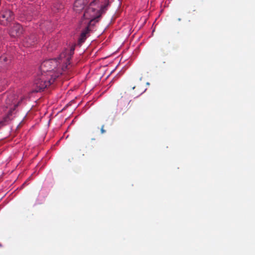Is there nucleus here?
Instances as JSON below:
<instances>
[{
	"label": "nucleus",
	"instance_id": "1",
	"mask_svg": "<svg viewBox=\"0 0 255 255\" xmlns=\"http://www.w3.org/2000/svg\"><path fill=\"white\" fill-rule=\"evenodd\" d=\"M109 0H105V3L101 6L100 10L97 9L98 6L95 5L96 1H92L89 5L87 0H76L73 5V10L76 13H82V22L84 19L88 20L84 24H91L92 21L98 22L102 14L105 12L109 5Z\"/></svg>",
	"mask_w": 255,
	"mask_h": 255
},
{
	"label": "nucleus",
	"instance_id": "2",
	"mask_svg": "<svg viewBox=\"0 0 255 255\" xmlns=\"http://www.w3.org/2000/svg\"><path fill=\"white\" fill-rule=\"evenodd\" d=\"M60 63L63 64V62L59 60V57L58 59L54 58L45 60L41 63L40 67L41 73L55 80L60 75L62 74V72L69 69L68 67L67 68H65L63 70L62 66L61 69H57Z\"/></svg>",
	"mask_w": 255,
	"mask_h": 255
},
{
	"label": "nucleus",
	"instance_id": "3",
	"mask_svg": "<svg viewBox=\"0 0 255 255\" xmlns=\"http://www.w3.org/2000/svg\"><path fill=\"white\" fill-rule=\"evenodd\" d=\"M54 80L53 78H49L48 76L41 73L34 80L35 89L34 91L35 92H41L45 88L50 86Z\"/></svg>",
	"mask_w": 255,
	"mask_h": 255
},
{
	"label": "nucleus",
	"instance_id": "4",
	"mask_svg": "<svg viewBox=\"0 0 255 255\" xmlns=\"http://www.w3.org/2000/svg\"><path fill=\"white\" fill-rule=\"evenodd\" d=\"M3 98L5 100V105L4 106L6 109H9L7 115L5 117L7 119L9 117L12 115V111H14L15 108L19 104V101H17L16 96L14 94H10L6 96H4Z\"/></svg>",
	"mask_w": 255,
	"mask_h": 255
},
{
	"label": "nucleus",
	"instance_id": "5",
	"mask_svg": "<svg viewBox=\"0 0 255 255\" xmlns=\"http://www.w3.org/2000/svg\"><path fill=\"white\" fill-rule=\"evenodd\" d=\"M14 19V14L10 9H3L0 11V24L1 25L7 26Z\"/></svg>",
	"mask_w": 255,
	"mask_h": 255
},
{
	"label": "nucleus",
	"instance_id": "6",
	"mask_svg": "<svg viewBox=\"0 0 255 255\" xmlns=\"http://www.w3.org/2000/svg\"><path fill=\"white\" fill-rule=\"evenodd\" d=\"M74 50L75 47H72L70 50L66 49L59 55V60H61V62H63V70H64L65 68H67L68 65L70 64V60L72 55L74 54Z\"/></svg>",
	"mask_w": 255,
	"mask_h": 255
},
{
	"label": "nucleus",
	"instance_id": "7",
	"mask_svg": "<svg viewBox=\"0 0 255 255\" xmlns=\"http://www.w3.org/2000/svg\"><path fill=\"white\" fill-rule=\"evenodd\" d=\"M23 32L22 27L18 23H13L9 29V34L12 37L16 38L21 35Z\"/></svg>",
	"mask_w": 255,
	"mask_h": 255
},
{
	"label": "nucleus",
	"instance_id": "8",
	"mask_svg": "<svg viewBox=\"0 0 255 255\" xmlns=\"http://www.w3.org/2000/svg\"><path fill=\"white\" fill-rule=\"evenodd\" d=\"M37 42V37L34 34H31L25 37L22 40V43L23 46L30 47L35 45Z\"/></svg>",
	"mask_w": 255,
	"mask_h": 255
},
{
	"label": "nucleus",
	"instance_id": "9",
	"mask_svg": "<svg viewBox=\"0 0 255 255\" xmlns=\"http://www.w3.org/2000/svg\"><path fill=\"white\" fill-rule=\"evenodd\" d=\"M11 63L9 57L4 55L0 57V71L6 69Z\"/></svg>",
	"mask_w": 255,
	"mask_h": 255
},
{
	"label": "nucleus",
	"instance_id": "10",
	"mask_svg": "<svg viewBox=\"0 0 255 255\" xmlns=\"http://www.w3.org/2000/svg\"><path fill=\"white\" fill-rule=\"evenodd\" d=\"M127 96L125 95L124 96H122L120 99L118 100V104L120 106H122L123 104L125 102L127 103V105L124 110V112H126L128 111L131 107L133 102L131 100L128 101V99L126 98Z\"/></svg>",
	"mask_w": 255,
	"mask_h": 255
},
{
	"label": "nucleus",
	"instance_id": "11",
	"mask_svg": "<svg viewBox=\"0 0 255 255\" xmlns=\"http://www.w3.org/2000/svg\"><path fill=\"white\" fill-rule=\"evenodd\" d=\"M87 25L85 28V29L82 32L80 37L79 39V42L80 43H83L84 42L86 38V35L89 32L90 29L89 27V25L90 24L87 23L86 24Z\"/></svg>",
	"mask_w": 255,
	"mask_h": 255
},
{
	"label": "nucleus",
	"instance_id": "12",
	"mask_svg": "<svg viewBox=\"0 0 255 255\" xmlns=\"http://www.w3.org/2000/svg\"><path fill=\"white\" fill-rule=\"evenodd\" d=\"M63 7V5L61 4H55L53 5V7L52 8V10L54 12H58L59 10L62 9Z\"/></svg>",
	"mask_w": 255,
	"mask_h": 255
},
{
	"label": "nucleus",
	"instance_id": "13",
	"mask_svg": "<svg viewBox=\"0 0 255 255\" xmlns=\"http://www.w3.org/2000/svg\"><path fill=\"white\" fill-rule=\"evenodd\" d=\"M104 125H103L101 128V132L102 134L105 133L106 132V130H105L104 129Z\"/></svg>",
	"mask_w": 255,
	"mask_h": 255
},
{
	"label": "nucleus",
	"instance_id": "14",
	"mask_svg": "<svg viewBox=\"0 0 255 255\" xmlns=\"http://www.w3.org/2000/svg\"><path fill=\"white\" fill-rule=\"evenodd\" d=\"M141 93V92L140 91V92H137L136 94L133 95V96H135L137 97L138 95H139Z\"/></svg>",
	"mask_w": 255,
	"mask_h": 255
},
{
	"label": "nucleus",
	"instance_id": "15",
	"mask_svg": "<svg viewBox=\"0 0 255 255\" xmlns=\"http://www.w3.org/2000/svg\"><path fill=\"white\" fill-rule=\"evenodd\" d=\"M141 79H142V77H139V80H140V81H141Z\"/></svg>",
	"mask_w": 255,
	"mask_h": 255
},
{
	"label": "nucleus",
	"instance_id": "16",
	"mask_svg": "<svg viewBox=\"0 0 255 255\" xmlns=\"http://www.w3.org/2000/svg\"><path fill=\"white\" fill-rule=\"evenodd\" d=\"M0 86L2 85L1 80H0Z\"/></svg>",
	"mask_w": 255,
	"mask_h": 255
},
{
	"label": "nucleus",
	"instance_id": "17",
	"mask_svg": "<svg viewBox=\"0 0 255 255\" xmlns=\"http://www.w3.org/2000/svg\"><path fill=\"white\" fill-rule=\"evenodd\" d=\"M135 89V86H134V87H132V89H133H133Z\"/></svg>",
	"mask_w": 255,
	"mask_h": 255
},
{
	"label": "nucleus",
	"instance_id": "18",
	"mask_svg": "<svg viewBox=\"0 0 255 255\" xmlns=\"http://www.w3.org/2000/svg\"><path fill=\"white\" fill-rule=\"evenodd\" d=\"M2 246V245L0 243V247H1Z\"/></svg>",
	"mask_w": 255,
	"mask_h": 255
}]
</instances>
